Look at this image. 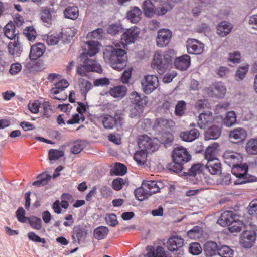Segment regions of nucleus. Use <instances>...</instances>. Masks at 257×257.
I'll use <instances>...</instances> for the list:
<instances>
[{
  "label": "nucleus",
  "mask_w": 257,
  "mask_h": 257,
  "mask_svg": "<svg viewBox=\"0 0 257 257\" xmlns=\"http://www.w3.org/2000/svg\"><path fill=\"white\" fill-rule=\"evenodd\" d=\"M84 52L80 55L81 61L83 64H79L77 67L76 73L82 77H88L87 72H94L99 74L102 73L101 65L95 60L90 59L88 56H94L99 50V43L97 41H88L85 43Z\"/></svg>",
  "instance_id": "nucleus-1"
},
{
  "label": "nucleus",
  "mask_w": 257,
  "mask_h": 257,
  "mask_svg": "<svg viewBox=\"0 0 257 257\" xmlns=\"http://www.w3.org/2000/svg\"><path fill=\"white\" fill-rule=\"evenodd\" d=\"M139 32L138 27L131 28L121 35V42H113L116 47L113 48V69L120 71L126 66V52L122 48H125L127 44L134 43Z\"/></svg>",
  "instance_id": "nucleus-2"
},
{
  "label": "nucleus",
  "mask_w": 257,
  "mask_h": 257,
  "mask_svg": "<svg viewBox=\"0 0 257 257\" xmlns=\"http://www.w3.org/2000/svg\"><path fill=\"white\" fill-rule=\"evenodd\" d=\"M173 57L171 51H166L163 54L160 52H155L152 65L156 66L158 73L163 74L168 68V65L172 63Z\"/></svg>",
  "instance_id": "nucleus-3"
},
{
  "label": "nucleus",
  "mask_w": 257,
  "mask_h": 257,
  "mask_svg": "<svg viewBox=\"0 0 257 257\" xmlns=\"http://www.w3.org/2000/svg\"><path fill=\"white\" fill-rule=\"evenodd\" d=\"M141 84L143 91L146 94H150L158 87V78L154 75H146Z\"/></svg>",
  "instance_id": "nucleus-4"
},
{
  "label": "nucleus",
  "mask_w": 257,
  "mask_h": 257,
  "mask_svg": "<svg viewBox=\"0 0 257 257\" xmlns=\"http://www.w3.org/2000/svg\"><path fill=\"white\" fill-rule=\"evenodd\" d=\"M87 234L88 230L86 226L80 225L74 226L72 230L73 242L80 244L81 241L85 240Z\"/></svg>",
  "instance_id": "nucleus-5"
},
{
  "label": "nucleus",
  "mask_w": 257,
  "mask_h": 257,
  "mask_svg": "<svg viewBox=\"0 0 257 257\" xmlns=\"http://www.w3.org/2000/svg\"><path fill=\"white\" fill-rule=\"evenodd\" d=\"M172 156L174 162H181L184 164L191 159V156L186 149L183 147L174 148Z\"/></svg>",
  "instance_id": "nucleus-6"
},
{
  "label": "nucleus",
  "mask_w": 257,
  "mask_h": 257,
  "mask_svg": "<svg viewBox=\"0 0 257 257\" xmlns=\"http://www.w3.org/2000/svg\"><path fill=\"white\" fill-rule=\"evenodd\" d=\"M172 37V32L168 29H160L158 31L156 44L159 47L166 46Z\"/></svg>",
  "instance_id": "nucleus-7"
},
{
  "label": "nucleus",
  "mask_w": 257,
  "mask_h": 257,
  "mask_svg": "<svg viewBox=\"0 0 257 257\" xmlns=\"http://www.w3.org/2000/svg\"><path fill=\"white\" fill-rule=\"evenodd\" d=\"M138 143L139 148L144 151L147 152L148 150L154 151L158 148V145L153 143L152 139L147 135L140 136Z\"/></svg>",
  "instance_id": "nucleus-8"
},
{
  "label": "nucleus",
  "mask_w": 257,
  "mask_h": 257,
  "mask_svg": "<svg viewBox=\"0 0 257 257\" xmlns=\"http://www.w3.org/2000/svg\"><path fill=\"white\" fill-rule=\"evenodd\" d=\"M207 93L211 96L222 98L225 96L226 89L221 83H214L207 90Z\"/></svg>",
  "instance_id": "nucleus-9"
},
{
  "label": "nucleus",
  "mask_w": 257,
  "mask_h": 257,
  "mask_svg": "<svg viewBox=\"0 0 257 257\" xmlns=\"http://www.w3.org/2000/svg\"><path fill=\"white\" fill-rule=\"evenodd\" d=\"M184 245V240L180 237L174 236L170 238L167 242L168 249L171 251H179L178 254H182L183 251L180 249Z\"/></svg>",
  "instance_id": "nucleus-10"
},
{
  "label": "nucleus",
  "mask_w": 257,
  "mask_h": 257,
  "mask_svg": "<svg viewBox=\"0 0 257 257\" xmlns=\"http://www.w3.org/2000/svg\"><path fill=\"white\" fill-rule=\"evenodd\" d=\"M255 233L252 231L247 230L241 235L240 243L244 248L251 247L255 240Z\"/></svg>",
  "instance_id": "nucleus-11"
},
{
  "label": "nucleus",
  "mask_w": 257,
  "mask_h": 257,
  "mask_svg": "<svg viewBox=\"0 0 257 257\" xmlns=\"http://www.w3.org/2000/svg\"><path fill=\"white\" fill-rule=\"evenodd\" d=\"M45 46L42 43H37L33 45L30 49L29 58L31 60H37L41 57L45 51Z\"/></svg>",
  "instance_id": "nucleus-12"
},
{
  "label": "nucleus",
  "mask_w": 257,
  "mask_h": 257,
  "mask_svg": "<svg viewBox=\"0 0 257 257\" xmlns=\"http://www.w3.org/2000/svg\"><path fill=\"white\" fill-rule=\"evenodd\" d=\"M187 47L188 53L200 54L203 51L204 44L196 39H190L187 41Z\"/></svg>",
  "instance_id": "nucleus-13"
},
{
  "label": "nucleus",
  "mask_w": 257,
  "mask_h": 257,
  "mask_svg": "<svg viewBox=\"0 0 257 257\" xmlns=\"http://www.w3.org/2000/svg\"><path fill=\"white\" fill-rule=\"evenodd\" d=\"M247 136L245 130L242 128H236L230 132L229 138L234 143L243 142Z\"/></svg>",
  "instance_id": "nucleus-14"
},
{
  "label": "nucleus",
  "mask_w": 257,
  "mask_h": 257,
  "mask_svg": "<svg viewBox=\"0 0 257 257\" xmlns=\"http://www.w3.org/2000/svg\"><path fill=\"white\" fill-rule=\"evenodd\" d=\"M205 166L206 169L212 175H217L221 173V164L217 158H213L207 161Z\"/></svg>",
  "instance_id": "nucleus-15"
},
{
  "label": "nucleus",
  "mask_w": 257,
  "mask_h": 257,
  "mask_svg": "<svg viewBox=\"0 0 257 257\" xmlns=\"http://www.w3.org/2000/svg\"><path fill=\"white\" fill-rule=\"evenodd\" d=\"M56 13V11L54 8L42 7L40 10L41 19L43 22L50 24L52 19V15Z\"/></svg>",
  "instance_id": "nucleus-16"
},
{
  "label": "nucleus",
  "mask_w": 257,
  "mask_h": 257,
  "mask_svg": "<svg viewBox=\"0 0 257 257\" xmlns=\"http://www.w3.org/2000/svg\"><path fill=\"white\" fill-rule=\"evenodd\" d=\"M198 119V125L202 129L205 128L207 125L214 120L212 114L209 111L200 113Z\"/></svg>",
  "instance_id": "nucleus-17"
},
{
  "label": "nucleus",
  "mask_w": 257,
  "mask_h": 257,
  "mask_svg": "<svg viewBox=\"0 0 257 257\" xmlns=\"http://www.w3.org/2000/svg\"><path fill=\"white\" fill-rule=\"evenodd\" d=\"M236 217L232 211H225L222 213L217 223L223 227L229 226L233 221L236 220Z\"/></svg>",
  "instance_id": "nucleus-18"
},
{
  "label": "nucleus",
  "mask_w": 257,
  "mask_h": 257,
  "mask_svg": "<svg viewBox=\"0 0 257 257\" xmlns=\"http://www.w3.org/2000/svg\"><path fill=\"white\" fill-rule=\"evenodd\" d=\"M4 35L11 40H16L19 38V31L16 30L14 23L12 22L8 23L4 27Z\"/></svg>",
  "instance_id": "nucleus-19"
},
{
  "label": "nucleus",
  "mask_w": 257,
  "mask_h": 257,
  "mask_svg": "<svg viewBox=\"0 0 257 257\" xmlns=\"http://www.w3.org/2000/svg\"><path fill=\"white\" fill-rule=\"evenodd\" d=\"M142 185L146 187L148 191H150L151 194L155 193L160 191V190L163 188L164 185L161 182H156L155 181H144Z\"/></svg>",
  "instance_id": "nucleus-20"
},
{
  "label": "nucleus",
  "mask_w": 257,
  "mask_h": 257,
  "mask_svg": "<svg viewBox=\"0 0 257 257\" xmlns=\"http://www.w3.org/2000/svg\"><path fill=\"white\" fill-rule=\"evenodd\" d=\"M233 28V25L227 21H223L219 23L217 26V34L221 37L227 35Z\"/></svg>",
  "instance_id": "nucleus-21"
},
{
  "label": "nucleus",
  "mask_w": 257,
  "mask_h": 257,
  "mask_svg": "<svg viewBox=\"0 0 257 257\" xmlns=\"http://www.w3.org/2000/svg\"><path fill=\"white\" fill-rule=\"evenodd\" d=\"M190 61V56L187 55H184L175 59L174 65L177 69L184 70L189 66Z\"/></svg>",
  "instance_id": "nucleus-22"
},
{
  "label": "nucleus",
  "mask_w": 257,
  "mask_h": 257,
  "mask_svg": "<svg viewBox=\"0 0 257 257\" xmlns=\"http://www.w3.org/2000/svg\"><path fill=\"white\" fill-rule=\"evenodd\" d=\"M78 86L81 94L86 99L88 92L93 87L91 83L85 79L80 78L78 81Z\"/></svg>",
  "instance_id": "nucleus-23"
},
{
  "label": "nucleus",
  "mask_w": 257,
  "mask_h": 257,
  "mask_svg": "<svg viewBox=\"0 0 257 257\" xmlns=\"http://www.w3.org/2000/svg\"><path fill=\"white\" fill-rule=\"evenodd\" d=\"M142 9L144 14L149 17H151L154 15L156 6L153 3V0H145L142 5Z\"/></svg>",
  "instance_id": "nucleus-24"
},
{
  "label": "nucleus",
  "mask_w": 257,
  "mask_h": 257,
  "mask_svg": "<svg viewBox=\"0 0 257 257\" xmlns=\"http://www.w3.org/2000/svg\"><path fill=\"white\" fill-rule=\"evenodd\" d=\"M9 53L12 55L19 56L22 51V47L18 39L14 40V42H10L8 45Z\"/></svg>",
  "instance_id": "nucleus-25"
},
{
  "label": "nucleus",
  "mask_w": 257,
  "mask_h": 257,
  "mask_svg": "<svg viewBox=\"0 0 257 257\" xmlns=\"http://www.w3.org/2000/svg\"><path fill=\"white\" fill-rule=\"evenodd\" d=\"M225 162L228 164H232L234 167L238 162L239 155L236 152L226 151L223 154Z\"/></svg>",
  "instance_id": "nucleus-26"
},
{
  "label": "nucleus",
  "mask_w": 257,
  "mask_h": 257,
  "mask_svg": "<svg viewBox=\"0 0 257 257\" xmlns=\"http://www.w3.org/2000/svg\"><path fill=\"white\" fill-rule=\"evenodd\" d=\"M65 18L76 20L79 16L78 8L77 6H68L63 11Z\"/></svg>",
  "instance_id": "nucleus-27"
},
{
  "label": "nucleus",
  "mask_w": 257,
  "mask_h": 257,
  "mask_svg": "<svg viewBox=\"0 0 257 257\" xmlns=\"http://www.w3.org/2000/svg\"><path fill=\"white\" fill-rule=\"evenodd\" d=\"M219 248L216 242L213 241L207 242L204 246V251L206 256H212L218 253Z\"/></svg>",
  "instance_id": "nucleus-28"
},
{
  "label": "nucleus",
  "mask_w": 257,
  "mask_h": 257,
  "mask_svg": "<svg viewBox=\"0 0 257 257\" xmlns=\"http://www.w3.org/2000/svg\"><path fill=\"white\" fill-rule=\"evenodd\" d=\"M141 10L137 7H134L127 14V17L133 23H137L141 19Z\"/></svg>",
  "instance_id": "nucleus-29"
},
{
  "label": "nucleus",
  "mask_w": 257,
  "mask_h": 257,
  "mask_svg": "<svg viewBox=\"0 0 257 257\" xmlns=\"http://www.w3.org/2000/svg\"><path fill=\"white\" fill-rule=\"evenodd\" d=\"M199 136V132L197 129H192L180 133V137L185 141L191 142L194 140Z\"/></svg>",
  "instance_id": "nucleus-30"
},
{
  "label": "nucleus",
  "mask_w": 257,
  "mask_h": 257,
  "mask_svg": "<svg viewBox=\"0 0 257 257\" xmlns=\"http://www.w3.org/2000/svg\"><path fill=\"white\" fill-rule=\"evenodd\" d=\"M221 129L219 127L213 125L209 127L205 133V139H216L221 134Z\"/></svg>",
  "instance_id": "nucleus-31"
},
{
  "label": "nucleus",
  "mask_w": 257,
  "mask_h": 257,
  "mask_svg": "<svg viewBox=\"0 0 257 257\" xmlns=\"http://www.w3.org/2000/svg\"><path fill=\"white\" fill-rule=\"evenodd\" d=\"M108 232L107 227L103 226H99L94 230V237L97 240L103 239L106 237Z\"/></svg>",
  "instance_id": "nucleus-32"
},
{
  "label": "nucleus",
  "mask_w": 257,
  "mask_h": 257,
  "mask_svg": "<svg viewBox=\"0 0 257 257\" xmlns=\"http://www.w3.org/2000/svg\"><path fill=\"white\" fill-rule=\"evenodd\" d=\"M135 196L140 201L144 200L149 196H151L150 191H148L146 187L143 185L141 187L138 188L135 190Z\"/></svg>",
  "instance_id": "nucleus-33"
},
{
  "label": "nucleus",
  "mask_w": 257,
  "mask_h": 257,
  "mask_svg": "<svg viewBox=\"0 0 257 257\" xmlns=\"http://www.w3.org/2000/svg\"><path fill=\"white\" fill-rule=\"evenodd\" d=\"M233 168V174L238 178L243 177L245 180L244 176L247 174L248 171V166L246 164H243L242 166L235 165Z\"/></svg>",
  "instance_id": "nucleus-34"
},
{
  "label": "nucleus",
  "mask_w": 257,
  "mask_h": 257,
  "mask_svg": "<svg viewBox=\"0 0 257 257\" xmlns=\"http://www.w3.org/2000/svg\"><path fill=\"white\" fill-rule=\"evenodd\" d=\"M244 226L243 222L236 217V220L230 224L229 229L231 232L237 233L240 232Z\"/></svg>",
  "instance_id": "nucleus-35"
},
{
  "label": "nucleus",
  "mask_w": 257,
  "mask_h": 257,
  "mask_svg": "<svg viewBox=\"0 0 257 257\" xmlns=\"http://www.w3.org/2000/svg\"><path fill=\"white\" fill-rule=\"evenodd\" d=\"M126 88L124 86L119 85L113 88V98L119 100L125 96L126 93Z\"/></svg>",
  "instance_id": "nucleus-36"
},
{
  "label": "nucleus",
  "mask_w": 257,
  "mask_h": 257,
  "mask_svg": "<svg viewBox=\"0 0 257 257\" xmlns=\"http://www.w3.org/2000/svg\"><path fill=\"white\" fill-rule=\"evenodd\" d=\"M27 221L32 228L36 230H40L42 227L41 219L35 216H32L28 218Z\"/></svg>",
  "instance_id": "nucleus-37"
},
{
  "label": "nucleus",
  "mask_w": 257,
  "mask_h": 257,
  "mask_svg": "<svg viewBox=\"0 0 257 257\" xmlns=\"http://www.w3.org/2000/svg\"><path fill=\"white\" fill-rule=\"evenodd\" d=\"M143 106L141 104H135L133 108L131 109L130 116L134 118H139L143 113Z\"/></svg>",
  "instance_id": "nucleus-38"
},
{
  "label": "nucleus",
  "mask_w": 257,
  "mask_h": 257,
  "mask_svg": "<svg viewBox=\"0 0 257 257\" xmlns=\"http://www.w3.org/2000/svg\"><path fill=\"white\" fill-rule=\"evenodd\" d=\"M246 150L250 154H257V138L248 140L246 145Z\"/></svg>",
  "instance_id": "nucleus-39"
},
{
  "label": "nucleus",
  "mask_w": 257,
  "mask_h": 257,
  "mask_svg": "<svg viewBox=\"0 0 257 257\" xmlns=\"http://www.w3.org/2000/svg\"><path fill=\"white\" fill-rule=\"evenodd\" d=\"M147 152L141 150L135 154L134 158L138 164L143 165L145 164L147 160Z\"/></svg>",
  "instance_id": "nucleus-40"
},
{
  "label": "nucleus",
  "mask_w": 257,
  "mask_h": 257,
  "mask_svg": "<svg viewBox=\"0 0 257 257\" xmlns=\"http://www.w3.org/2000/svg\"><path fill=\"white\" fill-rule=\"evenodd\" d=\"M224 124L227 127L231 126L236 122V117L234 111H229L224 119Z\"/></svg>",
  "instance_id": "nucleus-41"
},
{
  "label": "nucleus",
  "mask_w": 257,
  "mask_h": 257,
  "mask_svg": "<svg viewBox=\"0 0 257 257\" xmlns=\"http://www.w3.org/2000/svg\"><path fill=\"white\" fill-rule=\"evenodd\" d=\"M48 155L50 160H57L64 155V152L62 150L51 149L49 151Z\"/></svg>",
  "instance_id": "nucleus-42"
},
{
  "label": "nucleus",
  "mask_w": 257,
  "mask_h": 257,
  "mask_svg": "<svg viewBox=\"0 0 257 257\" xmlns=\"http://www.w3.org/2000/svg\"><path fill=\"white\" fill-rule=\"evenodd\" d=\"M128 185V182L126 179L120 177L113 178V189L115 190H120L123 186H127Z\"/></svg>",
  "instance_id": "nucleus-43"
},
{
  "label": "nucleus",
  "mask_w": 257,
  "mask_h": 257,
  "mask_svg": "<svg viewBox=\"0 0 257 257\" xmlns=\"http://www.w3.org/2000/svg\"><path fill=\"white\" fill-rule=\"evenodd\" d=\"M127 172L126 167L120 163H116L113 166V175H123Z\"/></svg>",
  "instance_id": "nucleus-44"
},
{
  "label": "nucleus",
  "mask_w": 257,
  "mask_h": 257,
  "mask_svg": "<svg viewBox=\"0 0 257 257\" xmlns=\"http://www.w3.org/2000/svg\"><path fill=\"white\" fill-rule=\"evenodd\" d=\"M29 240L36 243L42 244V246L44 247L46 241L44 238H41L38 235L36 234L34 232H30L27 235Z\"/></svg>",
  "instance_id": "nucleus-45"
},
{
  "label": "nucleus",
  "mask_w": 257,
  "mask_h": 257,
  "mask_svg": "<svg viewBox=\"0 0 257 257\" xmlns=\"http://www.w3.org/2000/svg\"><path fill=\"white\" fill-rule=\"evenodd\" d=\"M26 68L29 69L30 71L33 70L36 71H40L41 69H43V62L40 60L36 61L33 64L30 62H28L26 64Z\"/></svg>",
  "instance_id": "nucleus-46"
},
{
  "label": "nucleus",
  "mask_w": 257,
  "mask_h": 257,
  "mask_svg": "<svg viewBox=\"0 0 257 257\" xmlns=\"http://www.w3.org/2000/svg\"><path fill=\"white\" fill-rule=\"evenodd\" d=\"M218 254L221 257H232L233 251L228 246H222L218 250Z\"/></svg>",
  "instance_id": "nucleus-47"
},
{
  "label": "nucleus",
  "mask_w": 257,
  "mask_h": 257,
  "mask_svg": "<svg viewBox=\"0 0 257 257\" xmlns=\"http://www.w3.org/2000/svg\"><path fill=\"white\" fill-rule=\"evenodd\" d=\"M248 70V67L247 66H242L239 67L236 71L235 74V79L237 81L242 80L245 77L247 72Z\"/></svg>",
  "instance_id": "nucleus-48"
},
{
  "label": "nucleus",
  "mask_w": 257,
  "mask_h": 257,
  "mask_svg": "<svg viewBox=\"0 0 257 257\" xmlns=\"http://www.w3.org/2000/svg\"><path fill=\"white\" fill-rule=\"evenodd\" d=\"M24 34L29 41H34L36 37V32L32 26L27 27L24 30Z\"/></svg>",
  "instance_id": "nucleus-49"
},
{
  "label": "nucleus",
  "mask_w": 257,
  "mask_h": 257,
  "mask_svg": "<svg viewBox=\"0 0 257 257\" xmlns=\"http://www.w3.org/2000/svg\"><path fill=\"white\" fill-rule=\"evenodd\" d=\"M217 144H214L212 146H209L206 150L205 158L206 161L216 158L214 156L215 149L217 148Z\"/></svg>",
  "instance_id": "nucleus-50"
},
{
  "label": "nucleus",
  "mask_w": 257,
  "mask_h": 257,
  "mask_svg": "<svg viewBox=\"0 0 257 257\" xmlns=\"http://www.w3.org/2000/svg\"><path fill=\"white\" fill-rule=\"evenodd\" d=\"M25 210L22 207H19L16 212V215L17 218L18 220L20 222L25 223L27 221L28 218L29 217H27L25 216Z\"/></svg>",
  "instance_id": "nucleus-51"
},
{
  "label": "nucleus",
  "mask_w": 257,
  "mask_h": 257,
  "mask_svg": "<svg viewBox=\"0 0 257 257\" xmlns=\"http://www.w3.org/2000/svg\"><path fill=\"white\" fill-rule=\"evenodd\" d=\"M202 249L199 243L195 242L190 244L189 252L193 255H198L202 252Z\"/></svg>",
  "instance_id": "nucleus-52"
},
{
  "label": "nucleus",
  "mask_w": 257,
  "mask_h": 257,
  "mask_svg": "<svg viewBox=\"0 0 257 257\" xmlns=\"http://www.w3.org/2000/svg\"><path fill=\"white\" fill-rule=\"evenodd\" d=\"M170 9V6L167 4H165L159 7H156L154 14L158 16L163 15Z\"/></svg>",
  "instance_id": "nucleus-53"
},
{
  "label": "nucleus",
  "mask_w": 257,
  "mask_h": 257,
  "mask_svg": "<svg viewBox=\"0 0 257 257\" xmlns=\"http://www.w3.org/2000/svg\"><path fill=\"white\" fill-rule=\"evenodd\" d=\"M202 165L200 164H196L192 165L187 173L189 175L195 176L201 172Z\"/></svg>",
  "instance_id": "nucleus-54"
},
{
  "label": "nucleus",
  "mask_w": 257,
  "mask_h": 257,
  "mask_svg": "<svg viewBox=\"0 0 257 257\" xmlns=\"http://www.w3.org/2000/svg\"><path fill=\"white\" fill-rule=\"evenodd\" d=\"M109 83V79L106 77L96 79L93 82L94 86L96 87L107 86Z\"/></svg>",
  "instance_id": "nucleus-55"
},
{
  "label": "nucleus",
  "mask_w": 257,
  "mask_h": 257,
  "mask_svg": "<svg viewBox=\"0 0 257 257\" xmlns=\"http://www.w3.org/2000/svg\"><path fill=\"white\" fill-rule=\"evenodd\" d=\"M186 103L184 101L178 102L175 107V113L177 115H182L185 109Z\"/></svg>",
  "instance_id": "nucleus-56"
},
{
  "label": "nucleus",
  "mask_w": 257,
  "mask_h": 257,
  "mask_svg": "<svg viewBox=\"0 0 257 257\" xmlns=\"http://www.w3.org/2000/svg\"><path fill=\"white\" fill-rule=\"evenodd\" d=\"M216 73L221 77H225L228 76L230 70L226 67L220 66L216 69Z\"/></svg>",
  "instance_id": "nucleus-57"
},
{
  "label": "nucleus",
  "mask_w": 257,
  "mask_h": 257,
  "mask_svg": "<svg viewBox=\"0 0 257 257\" xmlns=\"http://www.w3.org/2000/svg\"><path fill=\"white\" fill-rule=\"evenodd\" d=\"M102 123L106 128H112V116L111 115H105L102 118Z\"/></svg>",
  "instance_id": "nucleus-58"
},
{
  "label": "nucleus",
  "mask_w": 257,
  "mask_h": 257,
  "mask_svg": "<svg viewBox=\"0 0 257 257\" xmlns=\"http://www.w3.org/2000/svg\"><path fill=\"white\" fill-rule=\"evenodd\" d=\"M168 125V120L162 118L157 119L154 123V126L158 128L160 127L163 130Z\"/></svg>",
  "instance_id": "nucleus-59"
},
{
  "label": "nucleus",
  "mask_w": 257,
  "mask_h": 257,
  "mask_svg": "<svg viewBox=\"0 0 257 257\" xmlns=\"http://www.w3.org/2000/svg\"><path fill=\"white\" fill-rule=\"evenodd\" d=\"M43 115L46 116L47 118L51 116L52 113V109L50 108V105L49 102H44L43 104Z\"/></svg>",
  "instance_id": "nucleus-60"
},
{
  "label": "nucleus",
  "mask_w": 257,
  "mask_h": 257,
  "mask_svg": "<svg viewBox=\"0 0 257 257\" xmlns=\"http://www.w3.org/2000/svg\"><path fill=\"white\" fill-rule=\"evenodd\" d=\"M22 69L21 65L19 63L11 64L9 69V72L12 75H16Z\"/></svg>",
  "instance_id": "nucleus-61"
},
{
  "label": "nucleus",
  "mask_w": 257,
  "mask_h": 257,
  "mask_svg": "<svg viewBox=\"0 0 257 257\" xmlns=\"http://www.w3.org/2000/svg\"><path fill=\"white\" fill-rule=\"evenodd\" d=\"M183 163H182L174 162L173 161V163L170 165L169 169L174 172L179 173L183 170Z\"/></svg>",
  "instance_id": "nucleus-62"
},
{
  "label": "nucleus",
  "mask_w": 257,
  "mask_h": 257,
  "mask_svg": "<svg viewBox=\"0 0 257 257\" xmlns=\"http://www.w3.org/2000/svg\"><path fill=\"white\" fill-rule=\"evenodd\" d=\"M69 84L65 79H62L55 84V86L57 89H60V91L64 90L68 87Z\"/></svg>",
  "instance_id": "nucleus-63"
},
{
  "label": "nucleus",
  "mask_w": 257,
  "mask_h": 257,
  "mask_svg": "<svg viewBox=\"0 0 257 257\" xmlns=\"http://www.w3.org/2000/svg\"><path fill=\"white\" fill-rule=\"evenodd\" d=\"M248 212L251 215H257V200H253L250 203Z\"/></svg>",
  "instance_id": "nucleus-64"
}]
</instances>
